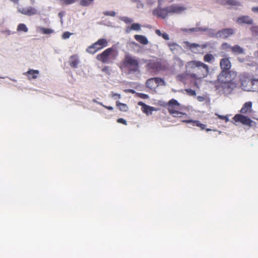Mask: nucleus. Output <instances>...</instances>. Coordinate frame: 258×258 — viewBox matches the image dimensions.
Masks as SVG:
<instances>
[{"mask_svg":"<svg viewBox=\"0 0 258 258\" xmlns=\"http://www.w3.org/2000/svg\"><path fill=\"white\" fill-rule=\"evenodd\" d=\"M161 37H162V38L163 39H164L165 40H169V35L168 34L166 33H163L162 34V35H161Z\"/></svg>","mask_w":258,"mask_h":258,"instance_id":"37998d69","label":"nucleus"},{"mask_svg":"<svg viewBox=\"0 0 258 258\" xmlns=\"http://www.w3.org/2000/svg\"><path fill=\"white\" fill-rule=\"evenodd\" d=\"M185 92L187 93V94L190 96H196V92L195 90L190 89H186L185 90Z\"/></svg>","mask_w":258,"mask_h":258,"instance_id":"e433bc0d","label":"nucleus"},{"mask_svg":"<svg viewBox=\"0 0 258 258\" xmlns=\"http://www.w3.org/2000/svg\"><path fill=\"white\" fill-rule=\"evenodd\" d=\"M155 33H156L157 35H158V36H161V35H162V33H161V32L160 31V30H159V29H157V30H155Z\"/></svg>","mask_w":258,"mask_h":258,"instance_id":"603ef678","label":"nucleus"},{"mask_svg":"<svg viewBox=\"0 0 258 258\" xmlns=\"http://www.w3.org/2000/svg\"><path fill=\"white\" fill-rule=\"evenodd\" d=\"M99 104L100 105H101V106H102L103 107H104V108H105L107 109L108 110H112L113 109V108L112 107H111V106H105V105H103V104H102V103L100 102V103H99Z\"/></svg>","mask_w":258,"mask_h":258,"instance_id":"c03bdc74","label":"nucleus"},{"mask_svg":"<svg viewBox=\"0 0 258 258\" xmlns=\"http://www.w3.org/2000/svg\"><path fill=\"white\" fill-rule=\"evenodd\" d=\"M233 120L236 122H240L244 125L248 126L251 125L252 121L247 116H244L242 114H237L233 118Z\"/></svg>","mask_w":258,"mask_h":258,"instance_id":"9d476101","label":"nucleus"},{"mask_svg":"<svg viewBox=\"0 0 258 258\" xmlns=\"http://www.w3.org/2000/svg\"><path fill=\"white\" fill-rule=\"evenodd\" d=\"M186 9L185 7L177 5H171L163 8L161 7H157L153 10V15L158 18L164 19L168 15L179 14Z\"/></svg>","mask_w":258,"mask_h":258,"instance_id":"f03ea898","label":"nucleus"},{"mask_svg":"<svg viewBox=\"0 0 258 258\" xmlns=\"http://www.w3.org/2000/svg\"><path fill=\"white\" fill-rule=\"evenodd\" d=\"M117 51L113 47L108 48L96 56V59L104 63H109L116 59Z\"/></svg>","mask_w":258,"mask_h":258,"instance_id":"20e7f679","label":"nucleus"},{"mask_svg":"<svg viewBox=\"0 0 258 258\" xmlns=\"http://www.w3.org/2000/svg\"><path fill=\"white\" fill-rule=\"evenodd\" d=\"M187 76H188L187 73L186 74H181L177 76V78L179 81L184 82L186 80Z\"/></svg>","mask_w":258,"mask_h":258,"instance_id":"f704fd0d","label":"nucleus"},{"mask_svg":"<svg viewBox=\"0 0 258 258\" xmlns=\"http://www.w3.org/2000/svg\"><path fill=\"white\" fill-rule=\"evenodd\" d=\"M232 46H231L227 42L223 43L221 45V48L222 50H228V49H230L231 50V47Z\"/></svg>","mask_w":258,"mask_h":258,"instance_id":"2f4dec72","label":"nucleus"},{"mask_svg":"<svg viewBox=\"0 0 258 258\" xmlns=\"http://www.w3.org/2000/svg\"><path fill=\"white\" fill-rule=\"evenodd\" d=\"M225 93H230L232 90H222Z\"/></svg>","mask_w":258,"mask_h":258,"instance_id":"5fc2aeb1","label":"nucleus"},{"mask_svg":"<svg viewBox=\"0 0 258 258\" xmlns=\"http://www.w3.org/2000/svg\"><path fill=\"white\" fill-rule=\"evenodd\" d=\"M226 73L225 75H222V71L218 77V80L224 84L223 87L225 88L227 87L228 88H231V86L233 85L231 82V72L229 70H226Z\"/></svg>","mask_w":258,"mask_h":258,"instance_id":"6e6552de","label":"nucleus"},{"mask_svg":"<svg viewBox=\"0 0 258 258\" xmlns=\"http://www.w3.org/2000/svg\"><path fill=\"white\" fill-rule=\"evenodd\" d=\"M168 45L172 50L175 49L176 47L178 46V45L175 43H169Z\"/></svg>","mask_w":258,"mask_h":258,"instance_id":"58836bf2","label":"nucleus"},{"mask_svg":"<svg viewBox=\"0 0 258 258\" xmlns=\"http://www.w3.org/2000/svg\"><path fill=\"white\" fill-rule=\"evenodd\" d=\"M134 38L137 41L143 45H147L149 42L148 39L143 35H135Z\"/></svg>","mask_w":258,"mask_h":258,"instance_id":"4be33fe9","label":"nucleus"},{"mask_svg":"<svg viewBox=\"0 0 258 258\" xmlns=\"http://www.w3.org/2000/svg\"><path fill=\"white\" fill-rule=\"evenodd\" d=\"M188 76L195 80L206 78L209 74V66L204 62L198 60L188 61L186 64Z\"/></svg>","mask_w":258,"mask_h":258,"instance_id":"f257e3e1","label":"nucleus"},{"mask_svg":"<svg viewBox=\"0 0 258 258\" xmlns=\"http://www.w3.org/2000/svg\"><path fill=\"white\" fill-rule=\"evenodd\" d=\"M232 64L229 57H225L222 58L220 61V67L222 70V75L227 74L226 70H229Z\"/></svg>","mask_w":258,"mask_h":258,"instance_id":"1a4fd4ad","label":"nucleus"},{"mask_svg":"<svg viewBox=\"0 0 258 258\" xmlns=\"http://www.w3.org/2000/svg\"><path fill=\"white\" fill-rule=\"evenodd\" d=\"M219 118H221V119H224L225 120V121L227 122L228 121V118L227 116H222V115H219Z\"/></svg>","mask_w":258,"mask_h":258,"instance_id":"de8ad7c7","label":"nucleus"},{"mask_svg":"<svg viewBox=\"0 0 258 258\" xmlns=\"http://www.w3.org/2000/svg\"><path fill=\"white\" fill-rule=\"evenodd\" d=\"M251 76L245 77L241 79V86L242 88L246 91L252 90Z\"/></svg>","mask_w":258,"mask_h":258,"instance_id":"9b49d317","label":"nucleus"},{"mask_svg":"<svg viewBox=\"0 0 258 258\" xmlns=\"http://www.w3.org/2000/svg\"><path fill=\"white\" fill-rule=\"evenodd\" d=\"M122 64L123 67L127 69L130 73L139 72V61L135 56L125 55Z\"/></svg>","mask_w":258,"mask_h":258,"instance_id":"39448f33","label":"nucleus"},{"mask_svg":"<svg viewBox=\"0 0 258 258\" xmlns=\"http://www.w3.org/2000/svg\"><path fill=\"white\" fill-rule=\"evenodd\" d=\"M251 10L253 13H258V7H252Z\"/></svg>","mask_w":258,"mask_h":258,"instance_id":"3c124183","label":"nucleus"},{"mask_svg":"<svg viewBox=\"0 0 258 258\" xmlns=\"http://www.w3.org/2000/svg\"><path fill=\"white\" fill-rule=\"evenodd\" d=\"M31 2L32 4H34V2H35V1L34 0H31Z\"/></svg>","mask_w":258,"mask_h":258,"instance_id":"052dcab7","label":"nucleus"},{"mask_svg":"<svg viewBox=\"0 0 258 258\" xmlns=\"http://www.w3.org/2000/svg\"><path fill=\"white\" fill-rule=\"evenodd\" d=\"M199 47H200V45L199 44H197V43H191L189 45V48L191 49H192L193 48H195Z\"/></svg>","mask_w":258,"mask_h":258,"instance_id":"79ce46f5","label":"nucleus"},{"mask_svg":"<svg viewBox=\"0 0 258 258\" xmlns=\"http://www.w3.org/2000/svg\"><path fill=\"white\" fill-rule=\"evenodd\" d=\"M40 31L43 34H50L54 32L53 30L44 27H40Z\"/></svg>","mask_w":258,"mask_h":258,"instance_id":"cd10ccee","label":"nucleus"},{"mask_svg":"<svg viewBox=\"0 0 258 258\" xmlns=\"http://www.w3.org/2000/svg\"><path fill=\"white\" fill-rule=\"evenodd\" d=\"M250 30L252 32L253 35L257 36L258 35V26H253L250 28Z\"/></svg>","mask_w":258,"mask_h":258,"instance_id":"473e14b6","label":"nucleus"},{"mask_svg":"<svg viewBox=\"0 0 258 258\" xmlns=\"http://www.w3.org/2000/svg\"><path fill=\"white\" fill-rule=\"evenodd\" d=\"M182 122L185 123H190L192 126H197L201 128V130H206L207 132L211 131V130L209 128H206V125L205 124L202 123L200 121L192 119H184L182 120Z\"/></svg>","mask_w":258,"mask_h":258,"instance_id":"ddd939ff","label":"nucleus"},{"mask_svg":"<svg viewBox=\"0 0 258 258\" xmlns=\"http://www.w3.org/2000/svg\"><path fill=\"white\" fill-rule=\"evenodd\" d=\"M139 96L143 99H147L148 98V95L143 93H140Z\"/></svg>","mask_w":258,"mask_h":258,"instance_id":"a18cd8bd","label":"nucleus"},{"mask_svg":"<svg viewBox=\"0 0 258 258\" xmlns=\"http://www.w3.org/2000/svg\"><path fill=\"white\" fill-rule=\"evenodd\" d=\"M252 111V102L250 101L245 103L241 108L240 112L242 114L251 113Z\"/></svg>","mask_w":258,"mask_h":258,"instance_id":"f3484780","label":"nucleus"},{"mask_svg":"<svg viewBox=\"0 0 258 258\" xmlns=\"http://www.w3.org/2000/svg\"><path fill=\"white\" fill-rule=\"evenodd\" d=\"M234 33V30L232 28H225L219 30L217 32L219 37L223 38H227L232 35Z\"/></svg>","mask_w":258,"mask_h":258,"instance_id":"4468645a","label":"nucleus"},{"mask_svg":"<svg viewBox=\"0 0 258 258\" xmlns=\"http://www.w3.org/2000/svg\"><path fill=\"white\" fill-rule=\"evenodd\" d=\"M71 35H72L71 33H70L68 31H66L63 33V34L62 35V38L63 39H68L70 37V36Z\"/></svg>","mask_w":258,"mask_h":258,"instance_id":"4c0bfd02","label":"nucleus"},{"mask_svg":"<svg viewBox=\"0 0 258 258\" xmlns=\"http://www.w3.org/2000/svg\"><path fill=\"white\" fill-rule=\"evenodd\" d=\"M146 84L147 87L151 89H155L156 87L154 78L147 80Z\"/></svg>","mask_w":258,"mask_h":258,"instance_id":"393cba45","label":"nucleus"},{"mask_svg":"<svg viewBox=\"0 0 258 258\" xmlns=\"http://www.w3.org/2000/svg\"><path fill=\"white\" fill-rule=\"evenodd\" d=\"M137 7L138 8H143L144 7V5L143 3H142L140 0L139 1V2H138V4H137Z\"/></svg>","mask_w":258,"mask_h":258,"instance_id":"49530a36","label":"nucleus"},{"mask_svg":"<svg viewBox=\"0 0 258 258\" xmlns=\"http://www.w3.org/2000/svg\"><path fill=\"white\" fill-rule=\"evenodd\" d=\"M120 20L126 24H130L133 21L132 19L127 17H122L120 18Z\"/></svg>","mask_w":258,"mask_h":258,"instance_id":"72a5a7b5","label":"nucleus"},{"mask_svg":"<svg viewBox=\"0 0 258 258\" xmlns=\"http://www.w3.org/2000/svg\"><path fill=\"white\" fill-rule=\"evenodd\" d=\"M138 104L139 106H142V108H143L147 105V104H146L145 103H144V102H143L142 101L139 102Z\"/></svg>","mask_w":258,"mask_h":258,"instance_id":"8fccbe9b","label":"nucleus"},{"mask_svg":"<svg viewBox=\"0 0 258 258\" xmlns=\"http://www.w3.org/2000/svg\"><path fill=\"white\" fill-rule=\"evenodd\" d=\"M12 2H14V3H18L19 2V0H11Z\"/></svg>","mask_w":258,"mask_h":258,"instance_id":"4d7b16f0","label":"nucleus"},{"mask_svg":"<svg viewBox=\"0 0 258 258\" xmlns=\"http://www.w3.org/2000/svg\"><path fill=\"white\" fill-rule=\"evenodd\" d=\"M146 68L148 71L153 72H159L164 71L166 69V66L162 64L161 61L158 59L148 60Z\"/></svg>","mask_w":258,"mask_h":258,"instance_id":"423d86ee","label":"nucleus"},{"mask_svg":"<svg viewBox=\"0 0 258 258\" xmlns=\"http://www.w3.org/2000/svg\"><path fill=\"white\" fill-rule=\"evenodd\" d=\"M103 13L105 16H107L114 17L116 15V13L114 11H105Z\"/></svg>","mask_w":258,"mask_h":258,"instance_id":"c9c22d12","label":"nucleus"},{"mask_svg":"<svg viewBox=\"0 0 258 258\" xmlns=\"http://www.w3.org/2000/svg\"><path fill=\"white\" fill-rule=\"evenodd\" d=\"M252 90L258 91V75L251 76Z\"/></svg>","mask_w":258,"mask_h":258,"instance_id":"6ab92c4d","label":"nucleus"},{"mask_svg":"<svg viewBox=\"0 0 258 258\" xmlns=\"http://www.w3.org/2000/svg\"><path fill=\"white\" fill-rule=\"evenodd\" d=\"M108 45V42L105 38L98 39L96 42L88 47L86 49L87 52L90 54H94L98 51L103 49Z\"/></svg>","mask_w":258,"mask_h":258,"instance_id":"0eeeda50","label":"nucleus"},{"mask_svg":"<svg viewBox=\"0 0 258 258\" xmlns=\"http://www.w3.org/2000/svg\"><path fill=\"white\" fill-rule=\"evenodd\" d=\"M148 4H150V5H152L153 3L152 2H150L149 1H148Z\"/></svg>","mask_w":258,"mask_h":258,"instance_id":"bf43d9fd","label":"nucleus"},{"mask_svg":"<svg viewBox=\"0 0 258 258\" xmlns=\"http://www.w3.org/2000/svg\"><path fill=\"white\" fill-rule=\"evenodd\" d=\"M138 104L139 106H142V108H143L147 105V104H146L145 103H144V102H143L142 101L139 102Z\"/></svg>","mask_w":258,"mask_h":258,"instance_id":"09e8293b","label":"nucleus"},{"mask_svg":"<svg viewBox=\"0 0 258 258\" xmlns=\"http://www.w3.org/2000/svg\"><path fill=\"white\" fill-rule=\"evenodd\" d=\"M23 74L27 76L28 79L29 80H35L37 78L39 74V71L38 70L29 69Z\"/></svg>","mask_w":258,"mask_h":258,"instance_id":"dca6fc26","label":"nucleus"},{"mask_svg":"<svg viewBox=\"0 0 258 258\" xmlns=\"http://www.w3.org/2000/svg\"><path fill=\"white\" fill-rule=\"evenodd\" d=\"M111 96L112 98L116 97V98H117V99H120L121 98L120 94H117V93H114L113 92H112L111 93Z\"/></svg>","mask_w":258,"mask_h":258,"instance_id":"ea45409f","label":"nucleus"},{"mask_svg":"<svg viewBox=\"0 0 258 258\" xmlns=\"http://www.w3.org/2000/svg\"><path fill=\"white\" fill-rule=\"evenodd\" d=\"M203 60L205 62L213 63L215 60L214 56L211 53H207L204 56Z\"/></svg>","mask_w":258,"mask_h":258,"instance_id":"b1692460","label":"nucleus"},{"mask_svg":"<svg viewBox=\"0 0 258 258\" xmlns=\"http://www.w3.org/2000/svg\"><path fill=\"white\" fill-rule=\"evenodd\" d=\"M154 110H155V109L154 107L147 105H146L143 108H142V111L147 115L152 114V112Z\"/></svg>","mask_w":258,"mask_h":258,"instance_id":"5701e85b","label":"nucleus"},{"mask_svg":"<svg viewBox=\"0 0 258 258\" xmlns=\"http://www.w3.org/2000/svg\"><path fill=\"white\" fill-rule=\"evenodd\" d=\"M18 31H23L26 32L28 31V29L24 24H20L17 27Z\"/></svg>","mask_w":258,"mask_h":258,"instance_id":"c756f323","label":"nucleus"},{"mask_svg":"<svg viewBox=\"0 0 258 258\" xmlns=\"http://www.w3.org/2000/svg\"><path fill=\"white\" fill-rule=\"evenodd\" d=\"M154 78L156 84V87H157L159 85L162 86L165 85V83L163 79L158 77H155Z\"/></svg>","mask_w":258,"mask_h":258,"instance_id":"c85d7f7f","label":"nucleus"},{"mask_svg":"<svg viewBox=\"0 0 258 258\" xmlns=\"http://www.w3.org/2000/svg\"><path fill=\"white\" fill-rule=\"evenodd\" d=\"M158 7H161L162 5V0H158Z\"/></svg>","mask_w":258,"mask_h":258,"instance_id":"864d4df0","label":"nucleus"},{"mask_svg":"<svg viewBox=\"0 0 258 258\" xmlns=\"http://www.w3.org/2000/svg\"><path fill=\"white\" fill-rule=\"evenodd\" d=\"M19 12L25 15L33 16L37 14V10L34 7H28L19 9Z\"/></svg>","mask_w":258,"mask_h":258,"instance_id":"f8f14e48","label":"nucleus"},{"mask_svg":"<svg viewBox=\"0 0 258 258\" xmlns=\"http://www.w3.org/2000/svg\"><path fill=\"white\" fill-rule=\"evenodd\" d=\"M108 70V67H105L102 69V71H103V72H105V71H107Z\"/></svg>","mask_w":258,"mask_h":258,"instance_id":"6e6d98bb","label":"nucleus"},{"mask_svg":"<svg viewBox=\"0 0 258 258\" xmlns=\"http://www.w3.org/2000/svg\"><path fill=\"white\" fill-rule=\"evenodd\" d=\"M166 108L168 112L173 117L177 118H188V115L181 111L182 107L178 101L174 99H172L170 100L166 104Z\"/></svg>","mask_w":258,"mask_h":258,"instance_id":"7ed1b4c3","label":"nucleus"},{"mask_svg":"<svg viewBox=\"0 0 258 258\" xmlns=\"http://www.w3.org/2000/svg\"><path fill=\"white\" fill-rule=\"evenodd\" d=\"M117 121L118 123H122V124H123L124 125H126L127 124L126 121L125 119H124L123 118H118L117 119Z\"/></svg>","mask_w":258,"mask_h":258,"instance_id":"a19ab883","label":"nucleus"},{"mask_svg":"<svg viewBox=\"0 0 258 258\" xmlns=\"http://www.w3.org/2000/svg\"><path fill=\"white\" fill-rule=\"evenodd\" d=\"M236 22L239 24L251 25L253 24V21L249 16L244 15L238 17L236 20Z\"/></svg>","mask_w":258,"mask_h":258,"instance_id":"2eb2a0df","label":"nucleus"},{"mask_svg":"<svg viewBox=\"0 0 258 258\" xmlns=\"http://www.w3.org/2000/svg\"><path fill=\"white\" fill-rule=\"evenodd\" d=\"M134 3H138L139 0H131Z\"/></svg>","mask_w":258,"mask_h":258,"instance_id":"13d9d810","label":"nucleus"},{"mask_svg":"<svg viewBox=\"0 0 258 258\" xmlns=\"http://www.w3.org/2000/svg\"><path fill=\"white\" fill-rule=\"evenodd\" d=\"M141 25L139 23H133L131 26H128L125 29V32L127 33H130L132 30L140 31Z\"/></svg>","mask_w":258,"mask_h":258,"instance_id":"aec40b11","label":"nucleus"},{"mask_svg":"<svg viewBox=\"0 0 258 258\" xmlns=\"http://www.w3.org/2000/svg\"><path fill=\"white\" fill-rule=\"evenodd\" d=\"M116 106L119 108V109L121 111L126 112L128 110V106L126 104L119 102V101H117Z\"/></svg>","mask_w":258,"mask_h":258,"instance_id":"bb28decb","label":"nucleus"},{"mask_svg":"<svg viewBox=\"0 0 258 258\" xmlns=\"http://www.w3.org/2000/svg\"><path fill=\"white\" fill-rule=\"evenodd\" d=\"M94 0H80V4L83 7L88 6L90 5Z\"/></svg>","mask_w":258,"mask_h":258,"instance_id":"7c9ffc66","label":"nucleus"},{"mask_svg":"<svg viewBox=\"0 0 258 258\" xmlns=\"http://www.w3.org/2000/svg\"><path fill=\"white\" fill-rule=\"evenodd\" d=\"M231 51L234 54H242L244 53V49L238 45L232 46Z\"/></svg>","mask_w":258,"mask_h":258,"instance_id":"412c9836","label":"nucleus"},{"mask_svg":"<svg viewBox=\"0 0 258 258\" xmlns=\"http://www.w3.org/2000/svg\"><path fill=\"white\" fill-rule=\"evenodd\" d=\"M224 4L232 6H240L241 3L236 0H225Z\"/></svg>","mask_w":258,"mask_h":258,"instance_id":"a878e982","label":"nucleus"},{"mask_svg":"<svg viewBox=\"0 0 258 258\" xmlns=\"http://www.w3.org/2000/svg\"><path fill=\"white\" fill-rule=\"evenodd\" d=\"M79 63V60L78 59V56L77 54L73 55L70 57L69 64L72 68H77Z\"/></svg>","mask_w":258,"mask_h":258,"instance_id":"a211bd4d","label":"nucleus"}]
</instances>
